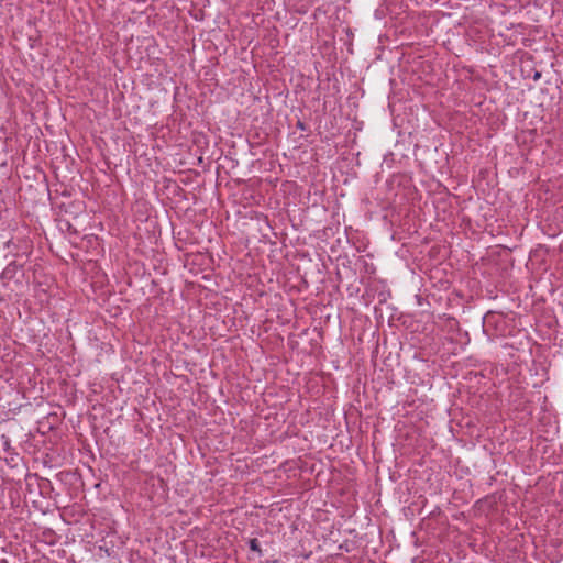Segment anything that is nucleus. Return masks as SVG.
Listing matches in <instances>:
<instances>
[{
    "mask_svg": "<svg viewBox=\"0 0 563 563\" xmlns=\"http://www.w3.org/2000/svg\"><path fill=\"white\" fill-rule=\"evenodd\" d=\"M20 265L16 262L9 263L1 273V280L4 286H8L20 271Z\"/></svg>",
    "mask_w": 563,
    "mask_h": 563,
    "instance_id": "f257e3e1",
    "label": "nucleus"
},
{
    "mask_svg": "<svg viewBox=\"0 0 563 563\" xmlns=\"http://www.w3.org/2000/svg\"><path fill=\"white\" fill-rule=\"evenodd\" d=\"M249 547L252 551H255V552H258L260 554L262 553V549L260 547V542L257 539L253 538V539H250L249 541Z\"/></svg>",
    "mask_w": 563,
    "mask_h": 563,
    "instance_id": "f03ea898",
    "label": "nucleus"
},
{
    "mask_svg": "<svg viewBox=\"0 0 563 563\" xmlns=\"http://www.w3.org/2000/svg\"><path fill=\"white\" fill-rule=\"evenodd\" d=\"M2 438L4 439V441H3V449H4V451H10L11 450V444H10L9 438H7L4 435Z\"/></svg>",
    "mask_w": 563,
    "mask_h": 563,
    "instance_id": "7ed1b4c3",
    "label": "nucleus"
}]
</instances>
